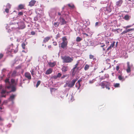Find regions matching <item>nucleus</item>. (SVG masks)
Returning <instances> with one entry per match:
<instances>
[{
    "label": "nucleus",
    "instance_id": "nucleus-1",
    "mask_svg": "<svg viewBox=\"0 0 134 134\" xmlns=\"http://www.w3.org/2000/svg\"><path fill=\"white\" fill-rule=\"evenodd\" d=\"M6 84V87L7 89L11 88L12 91H15V86L16 84L15 81L13 79L11 80V82L9 81V79H7L5 80Z\"/></svg>",
    "mask_w": 134,
    "mask_h": 134
},
{
    "label": "nucleus",
    "instance_id": "nucleus-2",
    "mask_svg": "<svg viewBox=\"0 0 134 134\" xmlns=\"http://www.w3.org/2000/svg\"><path fill=\"white\" fill-rule=\"evenodd\" d=\"M62 58L63 60V62L66 63L71 62L73 60V58H71L69 56L62 57Z\"/></svg>",
    "mask_w": 134,
    "mask_h": 134
},
{
    "label": "nucleus",
    "instance_id": "nucleus-3",
    "mask_svg": "<svg viewBox=\"0 0 134 134\" xmlns=\"http://www.w3.org/2000/svg\"><path fill=\"white\" fill-rule=\"evenodd\" d=\"M62 42L60 43L61 47L63 48H64L66 46L67 44V41L66 38L65 37H63L62 38Z\"/></svg>",
    "mask_w": 134,
    "mask_h": 134
},
{
    "label": "nucleus",
    "instance_id": "nucleus-4",
    "mask_svg": "<svg viewBox=\"0 0 134 134\" xmlns=\"http://www.w3.org/2000/svg\"><path fill=\"white\" fill-rule=\"evenodd\" d=\"M101 9L103 11H104L105 13H108L110 12L111 11V8L110 6H109L107 7L102 8Z\"/></svg>",
    "mask_w": 134,
    "mask_h": 134
},
{
    "label": "nucleus",
    "instance_id": "nucleus-5",
    "mask_svg": "<svg viewBox=\"0 0 134 134\" xmlns=\"http://www.w3.org/2000/svg\"><path fill=\"white\" fill-rule=\"evenodd\" d=\"M79 63V62L78 61L77 63L75 65V67H74L73 69L72 70V74L73 76H74L75 75L76 71L79 68V67H77Z\"/></svg>",
    "mask_w": 134,
    "mask_h": 134
},
{
    "label": "nucleus",
    "instance_id": "nucleus-6",
    "mask_svg": "<svg viewBox=\"0 0 134 134\" xmlns=\"http://www.w3.org/2000/svg\"><path fill=\"white\" fill-rule=\"evenodd\" d=\"M77 79H73L72 81L69 84H68L67 82L66 83V84H68V86L70 87H72L74 85L75 82L77 81Z\"/></svg>",
    "mask_w": 134,
    "mask_h": 134
},
{
    "label": "nucleus",
    "instance_id": "nucleus-7",
    "mask_svg": "<svg viewBox=\"0 0 134 134\" xmlns=\"http://www.w3.org/2000/svg\"><path fill=\"white\" fill-rule=\"evenodd\" d=\"M109 83L108 82L106 81H103L101 82L100 85L103 88H104L105 87L107 86H109Z\"/></svg>",
    "mask_w": 134,
    "mask_h": 134
},
{
    "label": "nucleus",
    "instance_id": "nucleus-8",
    "mask_svg": "<svg viewBox=\"0 0 134 134\" xmlns=\"http://www.w3.org/2000/svg\"><path fill=\"white\" fill-rule=\"evenodd\" d=\"M18 28L19 29H23L25 27V25L24 23L23 22H21L18 23Z\"/></svg>",
    "mask_w": 134,
    "mask_h": 134
},
{
    "label": "nucleus",
    "instance_id": "nucleus-9",
    "mask_svg": "<svg viewBox=\"0 0 134 134\" xmlns=\"http://www.w3.org/2000/svg\"><path fill=\"white\" fill-rule=\"evenodd\" d=\"M17 47L18 46H17L16 47V48L15 50H14V47H12L13 48L11 49H10L9 48L8 49V52H10V53H12L13 52H14V53H15L17 52L18 51V49L17 48Z\"/></svg>",
    "mask_w": 134,
    "mask_h": 134
},
{
    "label": "nucleus",
    "instance_id": "nucleus-10",
    "mask_svg": "<svg viewBox=\"0 0 134 134\" xmlns=\"http://www.w3.org/2000/svg\"><path fill=\"white\" fill-rule=\"evenodd\" d=\"M59 19L61 25H64L66 24V22L63 18L62 17H60Z\"/></svg>",
    "mask_w": 134,
    "mask_h": 134
},
{
    "label": "nucleus",
    "instance_id": "nucleus-11",
    "mask_svg": "<svg viewBox=\"0 0 134 134\" xmlns=\"http://www.w3.org/2000/svg\"><path fill=\"white\" fill-rule=\"evenodd\" d=\"M122 2V0H119L116 2V5L117 7H120L121 5Z\"/></svg>",
    "mask_w": 134,
    "mask_h": 134
},
{
    "label": "nucleus",
    "instance_id": "nucleus-12",
    "mask_svg": "<svg viewBox=\"0 0 134 134\" xmlns=\"http://www.w3.org/2000/svg\"><path fill=\"white\" fill-rule=\"evenodd\" d=\"M127 68L126 69L127 72L128 73H129L131 72L130 70V63L129 62H128L127 63Z\"/></svg>",
    "mask_w": 134,
    "mask_h": 134
},
{
    "label": "nucleus",
    "instance_id": "nucleus-13",
    "mask_svg": "<svg viewBox=\"0 0 134 134\" xmlns=\"http://www.w3.org/2000/svg\"><path fill=\"white\" fill-rule=\"evenodd\" d=\"M25 75L28 79L30 80L31 79V76L30 73L28 72H26L25 74Z\"/></svg>",
    "mask_w": 134,
    "mask_h": 134
},
{
    "label": "nucleus",
    "instance_id": "nucleus-14",
    "mask_svg": "<svg viewBox=\"0 0 134 134\" xmlns=\"http://www.w3.org/2000/svg\"><path fill=\"white\" fill-rule=\"evenodd\" d=\"M36 2V1L34 0H32L29 2V5L31 7L33 6L35 3Z\"/></svg>",
    "mask_w": 134,
    "mask_h": 134
},
{
    "label": "nucleus",
    "instance_id": "nucleus-15",
    "mask_svg": "<svg viewBox=\"0 0 134 134\" xmlns=\"http://www.w3.org/2000/svg\"><path fill=\"white\" fill-rule=\"evenodd\" d=\"M51 38L50 37H46L44 38L43 42L44 43H45L46 42H47Z\"/></svg>",
    "mask_w": 134,
    "mask_h": 134
},
{
    "label": "nucleus",
    "instance_id": "nucleus-16",
    "mask_svg": "<svg viewBox=\"0 0 134 134\" xmlns=\"http://www.w3.org/2000/svg\"><path fill=\"white\" fill-rule=\"evenodd\" d=\"M53 71V69L52 68H49L48 69L46 72V74L47 75L51 74Z\"/></svg>",
    "mask_w": 134,
    "mask_h": 134
},
{
    "label": "nucleus",
    "instance_id": "nucleus-17",
    "mask_svg": "<svg viewBox=\"0 0 134 134\" xmlns=\"http://www.w3.org/2000/svg\"><path fill=\"white\" fill-rule=\"evenodd\" d=\"M6 91L3 90H2L1 92V97H5L6 93Z\"/></svg>",
    "mask_w": 134,
    "mask_h": 134
},
{
    "label": "nucleus",
    "instance_id": "nucleus-18",
    "mask_svg": "<svg viewBox=\"0 0 134 134\" xmlns=\"http://www.w3.org/2000/svg\"><path fill=\"white\" fill-rule=\"evenodd\" d=\"M115 42H113V43H112L110 45V46L107 48V51H108L109 50L111 49V48H112L115 45Z\"/></svg>",
    "mask_w": 134,
    "mask_h": 134
},
{
    "label": "nucleus",
    "instance_id": "nucleus-19",
    "mask_svg": "<svg viewBox=\"0 0 134 134\" xmlns=\"http://www.w3.org/2000/svg\"><path fill=\"white\" fill-rule=\"evenodd\" d=\"M82 81V80L81 79H80L79 80L77 81V82L76 83L75 85L76 87H77V85H79V87H78V89H79V87H80L81 85L80 84V82Z\"/></svg>",
    "mask_w": 134,
    "mask_h": 134
},
{
    "label": "nucleus",
    "instance_id": "nucleus-20",
    "mask_svg": "<svg viewBox=\"0 0 134 134\" xmlns=\"http://www.w3.org/2000/svg\"><path fill=\"white\" fill-rule=\"evenodd\" d=\"M90 5V3L88 2L84 1L83 2V5L86 7H88Z\"/></svg>",
    "mask_w": 134,
    "mask_h": 134
},
{
    "label": "nucleus",
    "instance_id": "nucleus-21",
    "mask_svg": "<svg viewBox=\"0 0 134 134\" xmlns=\"http://www.w3.org/2000/svg\"><path fill=\"white\" fill-rule=\"evenodd\" d=\"M118 78L119 80H120L123 81L125 80V79L124 78V77H123L121 75H119L118 77Z\"/></svg>",
    "mask_w": 134,
    "mask_h": 134
},
{
    "label": "nucleus",
    "instance_id": "nucleus-22",
    "mask_svg": "<svg viewBox=\"0 0 134 134\" xmlns=\"http://www.w3.org/2000/svg\"><path fill=\"white\" fill-rule=\"evenodd\" d=\"M62 70L63 71H66L68 70V67L66 66H63L62 68Z\"/></svg>",
    "mask_w": 134,
    "mask_h": 134
},
{
    "label": "nucleus",
    "instance_id": "nucleus-23",
    "mask_svg": "<svg viewBox=\"0 0 134 134\" xmlns=\"http://www.w3.org/2000/svg\"><path fill=\"white\" fill-rule=\"evenodd\" d=\"M49 65L51 67L54 66L55 64V62H49L48 63Z\"/></svg>",
    "mask_w": 134,
    "mask_h": 134
},
{
    "label": "nucleus",
    "instance_id": "nucleus-24",
    "mask_svg": "<svg viewBox=\"0 0 134 134\" xmlns=\"http://www.w3.org/2000/svg\"><path fill=\"white\" fill-rule=\"evenodd\" d=\"M15 95H12L10 96V98H9V99L10 100L13 101V100L14 99L15 97Z\"/></svg>",
    "mask_w": 134,
    "mask_h": 134
},
{
    "label": "nucleus",
    "instance_id": "nucleus-25",
    "mask_svg": "<svg viewBox=\"0 0 134 134\" xmlns=\"http://www.w3.org/2000/svg\"><path fill=\"white\" fill-rule=\"evenodd\" d=\"M68 5L71 9L73 8L74 7V5L72 4H69Z\"/></svg>",
    "mask_w": 134,
    "mask_h": 134
},
{
    "label": "nucleus",
    "instance_id": "nucleus-26",
    "mask_svg": "<svg viewBox=\"0 0 134 134\" xmlns=\"http://www.w3.org/2000/svg\"><path fill=\"white\" fill-rule=\"evenodd\" d=\"M89 67L90 66L89 65L86 64L84 67V69L85 70H86L89 69Z\"/></svg>",
    "mask_w": 134,
    "mask_h": 134
},
{
    "label": "nucleus",
    "instance_id": "nucleus-27",
    "mask_svg": "<svg viewBox=\"0 0 134 134\" xmlns=\"http://www.w3.org/2000/svg\"><path fill=\"white\" fill-rule=\"evenodd\" d=\"M24 5L23 4H20L19 5L18 7L19 9H21L24 8Z\"/></svg>",
    "mask_w": 134,
    "mask_h": 134
},
{
    "label": "nucleus",
    "instance_id": "nucleus-28",
    "mask_svg": "<svg viewBox=\"0 0 134 134\" xmlns=\"http://www.w3.org/2000/svg\"><path fill=\"white\" fill-rule=\"evenodd\" d=\"M82 40V39L81 38H80V37H78L76 38V41L77 42H79L81 40Z\"/></svg>",
    "mask_w": 134,
    "mask_h": 134
},
{
    "label": "nucleus",
    "instance_id": "nucleus-29",
    "mask_svg": "<svg viewBox=\"0 0 134 134\" xmlns=\"http://www.w3.org/2000/svg\"><path fill=\"white\" fill-rule=\"evenodd\" d=\"M59 23H59L58 22L54 23V25L56 27H57L58 26Z\"/></svg>",
    "mask_w": 134,
    "mask_h": 134
},
{
    "label": "nucleus",
    "instance_id": "nucleus-30",
    "mask_svg": "<svg viewBox=\"0 0 134 134\" xmlns=\"http://www.w3.org/2000/svg\"><path fill=\"white\" fill-rule=\"evenodd\" d=\"M114 86L115 87H118L120 86V84L119 83H115L114 84Z\"/></svg>",
    "mask_w": 134,
    "mask_h": 134
},
{
    "label": "nucleus",
    "instance_id": "nucleus-31",
    "mask_svg": "<svg viewBox=\"0 0 134 134\" xmlns=\"http://www.w3.org/2000/svg\"><path fill=\"white\" fill-rule=\"evenodd\" d=\"M96 80L94 79H93L91 80H90L89 81V83L90 84H92L94 82V81H95Z\"/></svg>",
    "mask_w": 134,
    "mask_h": 134
},
{
    "label": "nucleus",
    "instance_id": "nucleus-32",
    "mask_svg": "<svg viewBox=\"0 0 134 134\" xmlns=\"http://www.w3.org/2000/svg\"><path fill=\"white\" fill-rule=\"evenodd\" d=\"M124 19L126 20H128L129 19V17L128 15H126L124 17Z\"/></svg>",
    "mask_w": 134,
    "mask_h": 134
},
{
    "label": "nucleus",
    "instance_id": "nucleus-33",
    "mask_svg": "<svg viewBox=\"0 0 134 134\" xmlns=\"http://www.w3.org/2000/svg\"><path fill=\"white\" fill-rule=\"evenodd\" d=\"M41 83V81H37V83L36 85V87H37L38 86L40 85Z\"/></svg>",
    "mask_w": 134,
    "mask_h": 134
},
{
    "label": "nucleus",
    "instance_id": "nucleus-34",
    "mask_svg": "<svg viewBox=\"0 0 134 134\" xmlns=\"http://www.w3.org/2000/svg\"><path fill=\"white\" fill-rule=\"evenodd\" d=\"M16 72L15 71H14L12 74V76H15L16 74Z\"/></svg>",
    "mask_w": 134,
    "mask_h": 134
},
{
    "label": "nucleus",
    "instance_id": "nucleus-35",
    "mask_svg": "<svg viewBox=\"0 0 134 134\" xmlns=\"http://www.w3.org/2000/svg\"><path fill=\"white\" fill-rule=\"evenodd\" d=\"M128 32V31H127V30H125L123 31L121 33V34L122 35H123L125 34H126Z\"/></svg>",
    "mask_w": 134,
    "mask_h": 134
},
{
    "label": "nucleus",
    "instance_id": "nucleus-36",
    "mask_svg": "<svg viewBox=\"0 0 134 134\" xmlns=\"http://www.w3.org/2000/svg\"><path fill=\"white\" fill-rule=\"evenodd\" d=\"M131 25H128L126 27H123L125 29H127L128 28H130L131 26Z\"/></svg>",
    "mask_w": 134,
    "mask_h": 134
},
{
    "label": "nucleus",
    "instance_id": "nucleus-37",
    "mask_svg": "<svg viewBox=\"0 0 134 134\" xmlns=\"http://www.w3.org/2000/svg\"><path fill=\"white\" fill-rule=\"evenodd\" d=\"M6 7L7 8H10L11 7L10 5L8 3L7 4Z\"/></svg>",
    "mask_w": 134,
    "mask_h": 134
},
{
    "label": "nucleus",
    "instance_id": "nucleus-38",
    "mask_svg": "<svg viewBox=\"0 0 134 134\" xmlns=\"http://www.w3.org/2000/svg\"><path fill=\"white\" fill-rule=\"evenodd\" d=\"M22 46L23 48L24 49L25 48V44L23 43H22Z\"/></svg>",
    "mask_w": 134,
    "mask_h": 134
},
{
    "label": "nucleus",
    "instance_id": "nucleus-39",
    "mask_svg": "<svg viewBox=\"0 0 134 134\" xmlns=\"http://www.w3.org/2000/svg\"><path fill=\"white\" fill-rule=\"evenodd\" d=\"M52 78L54 79H57L58 77L57 76L54 75L52 77Z\"/></svg>",
    "mask_w": 134,
    "mask_h": 134
},
{
    "label": "nucleus",
    "instance_id": "nucleus-40",
    "mask_svg": "<svg viewBox=\"0 0 134 134\" xmlns=\"http://www.w3.org/2000/svg\"><path fill=\"white\" fill-rule=\"evenodd\" d=\"M131 31H134V29H127L128 32Z\"/></svg>",
    "mask_w": 134,
    "mask_h": 134
},
{
    "label": "nucleus",
    "instance_id": "nucleus-41",
    "mask_svg": "<svg viewBox=\"0 0 134 134\" xmlns=\"http://www.w3.org/2000/svg\"><path fill=\"white\" fill-rule=\"evenodd\" d=\"M61 75V74L60 73H58L57 75V77H60Z\"/></svg>",
    "mask_w": 134,
    "mask_h": 134
},
{
    "label": "nucleus",
    "instance_id": "nucleus-42",
    "mask_svg": "<svg viewBox=\"0 0 134 134\" xmlns=\"http://www.w3.org/2000/svg\"><path fill=\"white\" fill-rule=\"evenodd\" d=\"M94 58V56L93 55H90V59H92L93 58Z\"/></svg>",
    "mask_w": 134,
    "mask_h": 134
},
{
    "label": "nucleus",
    "instance_id": "nucleus-43",
    "mask_svg": "<svg viewBox=\"0 0 134 134\" xmlns=\"http://www.w3.org/2000/svg\"><path fill=\"white\" fill-rule=\"evenodd\" d=\"M5 12L7 13H8L9 12V9L8 8H6L5 9Z\"/></svg>",
    "mask_w": 134,
    "mask_h": 134
},
{
    "label": "nucleus",
    "instance_id": "nucleus-44",
    "mask_svg": "<svg viewBox=\"0 0 134 134\" xmlns=\"http://www.w3.org/2000/svg\"><path fill=\"white\" fill-rule=\"evenodd\" d=\"M23 14V13L22 12H20L19 13L18 15L19 16L22 15Z\"/></svg>",
    "mask_w": 134,
    "mask_h": 134
},
{
    "label": "nucleus",
    "instance_id": "nucleus-45",
    "mask_svg": "<svg viewBox=\"0 0 134 134\" xmlns=\"http://www.w3.org/2000/svg\"><path fill=\"white\" fill-rule=\"evenodd\" d=\"M31 74L32 76H33L34 74V70H32V72H31Z\"/></svg>",
    "mask_w": 134,
    "mask_h": 134
},
{
    "label": "nucleus",
    "instance_id": "nucleus-46",
    "mask_svg": "<svg viewBox=\"0 0 134 134\" xmlns=\"http://www.w3.org/2000/svg\"><path fill=\"white\" fill-rule=\"evenodd\" d=\"M31 34L32 35H35V32L32 31L31 32Z\"/></svg>",
    "mask_w": 134,
    "mask_h": 134
},
{
    "label": "nucleus",
    "instance_id": "nucleus-47",
    "mask_svg": "<svg viewBox=\"0 0 134 134\" xmlns=\"http://www.w3.org/2000/svg\"><path fill=\"white\" fill-rule=\"evenodd\" d=\"M70 97H71L70 100L71 101H72L73 100V97L72 95H71V96Z\"/></svg>",
    "mask_w": 134,
    "mask_h": 134
},
{
    "label": "nucleus",
    "instance_id": "nucleus-48",
    "mask_svg": "<svg viewBox=\"0 0 134 134\" xmlns=\"http://www.w3.org/2000/svg\"><path fill=\"white\" fill-rule=\"evenodd\" d=\"M100 44H102V45L100 46V47H104L105 46V45L103 43H100Z\"/></svg>",
    "mask_w": 134,
    "mask_h": 134
},
{
    "label": "nucleus",
    "instance_id": "nucleus-49",
    "mask_svg": "<svg viewBox=\"0 0 134 134\" xmlns=\"http://www.w3.org/2000/svg\"><path fill=\"white\" fill-rule=\"evenodd\" d=\"M119 69V66H117L116 67V69L117 71H118Z\"/></svg>",
    "mask_w": 134,
    "mask_h": 134
},
{
    "label": "nucleus",
    "instance_id": "nucleus-50",
    "mask_svg": "<svg viewBox=\"0 0 134 134\" xmlns=\"http://www.w3.org/2000/svg\"><path fill=\"white\" fill-rule=\"evenodd\" d=\"M3 56V55L2 54H0V59H1Z\"/></svg>",
    "mask_w": 134,
    "mask_h": 134
},
{
    "label": "nucleus",
    "instance_id": "nucleus-51",
    "mask_svg": "<svg viewBox=\"0 0 134 134\" xmlns=\"http://www.w3.org/2000/svg\"><path fill=\"white\" fill-rule=\"evenodd\" d=\"M67 75H63L62 77V78H64V77H66L67 76Z\"/></svg>",
    "mask_w": 134,
    "mask_h": 134
},
{
    "label": "nucleus",
    "instance_id": "nucleus-52",
    "mask_svg": "<svg viewBox=\"0 0 134 134\" xmlns=\"http://www.w3.org/2000/svg\"><path fill=\"white\" fill-rule=\"evenodd\" d=\"M53 44L54 46H56L57 45V43L56 42H53Z\"/></svg>",
    "mask_w": 134,
    "mask_h": 134
},
{
    "label": "nucleus",
    "instance_id": "nucleus-53",
    "mask_svg": "<svg viewBox=\"0 0 134 134\" xmlns=\"http://www.w3.org/2000/svg\"><path fill=\"white\" fill-rule=\"evenodd\" d=\"M106 86V88L107 89H108V90L110 89V88L108 86Z\"/></svg>",
    "mask_w": 134,
    "mask_h": 134
},
{
    "label": "nucleus",
    "instance_id": "nucleus-54",
    "mask_svg": "<svg viewBox=\"0 0 134 134\" xmlns=\"http://www.w3.org/2000/svg\"><path fill=\"white\" fill-rule=\"evenodd\" d=\"M90 1L92 2H94L96 1L95 0H90Z\"/></svg>",
    "mask_w": 134,
    "mask_h": 134
},
{
    "label": "nucleus",
    "instance_id": "nucleus-55",
    "mask_svg": "<svg viewBox=\"0 0 134 134\" xmlns=\"http://www.w3.org/2000/svg\"><path fill=\"white\" fill-rule=\"evenodd\" d=\"M2 88V86L1 85H0V90Z\"/></svg>",
    "mask_w": 134,
    "mask_h": 134
},
{
    "label": "nucleus",
    "instance_id": "nucleus-56",
    "mask_svg": "<svg viewBox=\"0 0 134 134\" xmlns=\"http://www.w3.org/2000/svg\"><path fill=\"white\" fill-rule=\"evenodd\" d=\"M58 14L59 15H61V13L60 12H58Z\"/></svg>",
    "mask_w": 134,
    "mask_h": 134
},
{
    "label": "nucleus",
    "instance_id": "nucleus-57",
    "mask_svg": "<svg viewBox=\"0 0 134 134\" xmlns=\"http://www.w3.org/2000/svg\"><path fill=\"white\" fill-rule=\"evenodd\" d=\"M117 30H120L121 31H122V29H118Z\"/></svg>",
    "mask_w": 134,
    "mask_h": 134
},
{
    "label": "nucleus",
    "instance_id": "nucleus-58",
    "mask_svg": "<svg viewBox=\"0 0 134 134\" xmlns=\"http://www.w3.org/2000/svg\"><path fill=\"white\" fill-rule=\"evenodd\" d=\"M83 34L84 35H86L87 36H88V35L87 34H86V33H83Z\"/></svg>",
    "mask_w": 134,
    "mask_h": 134
},
{
    "label": "nucleus",
    "instance_id": "nucleus-59",
    "mask_svg": "<svg viewBox=\"0 0 134 134\" xmlns=\"http://www.w3.org/2000/svg\"><path fill=\"white\" fill-rule=\"evenodd\" d=\"M98 23L97 22L96 23V24H95V25H97L98 24Z\"/></svg>",
    "mask_w": 134,
    "mask_h": 134
},
{
    "label": "nucleus",
    "instance_id": "nucleus-60",
    "mask_svg": "<svg viewBox=\"0 0 134 134\" xmlns=\"http://www.w3.org/2000/svg\"><path fill=\"white\" fill-rule=\"evenodd\" d=\"M49 48H51V46L50 45L48 47Z\"/></svg>",
    "mask_w": 134,
    "mask_h": 134
},
{
    "label": "nucleus",
    "instance_id": "nucleus-61",
    "mask_svg": "<svg viewBox=\"0 0 134 134\" xmlns=\"http://www.w3.org/2000/svg\"><path fill=\"white\" fill-rule=\"evenodd\" d=\"M78 87H79V85H77V87H76L77 88H78Z\"/></svg>",
    "mask_w": 134,
    "mask_h": 134
},
{
    "label": "nucleus",
    "instance_id": "nucleus-62",
    "mask_svg": "<svg viewBox=\"0 0 134 134\" xmlns=\"http://www.w3.org/2000/svg\"><path fill=\"white\" fill-rule=\"evenodd\" d=\"M103 51H104L105 50V49L104 48H103Z\"/></svg>",
    "mask_w": 134,
    "mask_h": 134
},
{
    "label": "nucleus",
    "instance_id": "nucleus-63",
    "mask_svg": "<svg viewBox=\"0 0 134 134\" xmlns=\"http://www.w3.org/2000/svg\"><path fill=\"white\" fill-rule=\"evenodd\" d=\"M114 73H112V75L113 76H114Z\"/></svg>",
    "mask_w": 134,
    "mask_h": 134
},
{
    "label": "nucleus",
    "instance_id": "nucleus-64",
    "mask_svg": "<svg viewBox=\"0 0 134 134\" xmlns=\"http://www.w3.org/2000/svg\"><path fill=\"white\" fill-rule=\"evenodd\" d=\"M101 72H102V73L103 72V70H102V71H101Z\"/></svg>",
    "mask_w": 134,
    "mask_h": 134
}]
</instances>
